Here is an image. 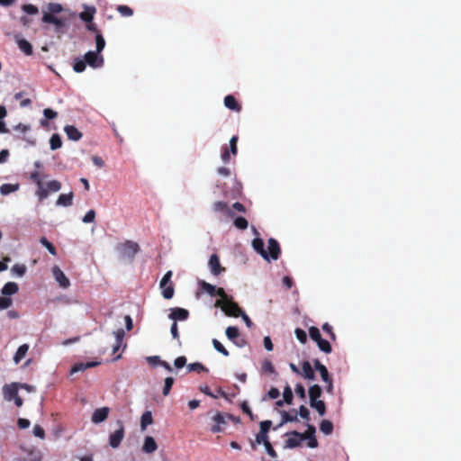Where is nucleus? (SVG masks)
<instances>
[{
	"instance_id": "1",
	"label": "nucleus",
	"mask_w": 461,
	"mask_h": 461,
	"mask_svg": "<svg viewBox=\"0 0 461 461\" xmlns=\"http://www.w3.org/2000/svg\"><path fill=\"white\" fill-rule=\"evenodd\" d=\"M77 14L69 9H65L59 3H49L46 10L42 11L41 23L53 25L54 32L58 35L65 34L72 22L76 20Z\"/></svg>"
},
{
	"instance_id": "2",
	"label": "nucleus",
	"mask_w": 461,
	"mask_h": 461,
	"mask_svg": "<svg viewBox=\"0 0 461 461\" xmlns=\"http://www.w3.org/2000/svg\"><path fill=\"white\" fill-rule=\"evenodd\" d=\"M215 305L221 307L227 316L237 318L243 312L239 304L232 301V298L226 302L216 301Z\"/></svg>"
},
{
	"instance_id": "3",
	"label": "nucleus",
	"mask_w": 461,
	"mask_h": 461,
	"mask_svg": "<svg viewBox=\"0 0 461 461\" xmlns=\"http://www.w3.org/2000/svg\"><path fill=\"white\" fill-rule=\"evenodd\" d=\"M172 271H167L160 280L159 286L162 290V295L168 300L174 296L175 289L171 282Z\"/></svg>"
},
{
	"instance_id": "4",
	"label": "nucleus",
	"mask_w": 461,
	"mask_h": 461,
	"mask_svg": "<svg viewBox=\"0 0 461 461\" xmlns=\"http://www.w3.org/2000/svg\"><path fill=\"white\" fill-rule=\"evenodd\" d=\"M214 425L211 428V431L213 433H218L223 430V426L227 424V419L236 420L231 414L221 413L220 411H216L215 414L212 417Z\"/></svg>"
},
{
	"instance_id": "5",
	"label": "nucleus",
	"mask_w": 461,
	"mask_h": 461,
	"mask_svg": "<svg viewBox=\"0 0 461 461\" xmlns=\"http://www.w3.org/2000/svg\"><path fill=\"white\" fill-rule=\"evenodd\" d=\"M30 179L37 185L35 194L40 202H43L47 198V193L44 190V184L38 170L32 171Z\"/></svg>"
},
{
	"instance_id": "6",
	"label": "nucleus",
	"mask_w": 461,
	"mask_h": 461,
	"mask_svg": "<svg viewBox=\"0 0 461 461\" xmlns=\"http://www.w3.org/2000/svg\"><path fill=\"white\" fill-rule=\"evenodd\" d=\"M121 254L122 257L127 258L129 259H133L135 255L139 252L140 247L138 243L127 240L122 243L119 247Z\"/></svg>"
},
{
	"instance_id": "7",
	"label": "nucleus",
	"mask_w": 461,
	"mask_h": 461,
	"mask_svg": "<svg viewBox=\"0 0 461 461\" xmlns=\"http://www.w3.org/2000/svg\"><path fill=\"white\" fill-rule=\"evenodd\" d=\"M238 140H239V138L237 135L232 136L230 140V147L228 148L227 146H224L222 148L221 159L225 164L230 162V154H232L233 156L237 155V153H238V148H237Z\"/></svg>"
},
{
	"instance_id": "8",
	"label": "nucleus",
	"mask_w": 461,
	"mask_h": 461,
	"mask_svg": "<svg viewBox=\"0 0 461 461\" xmlns=\"http://www.w3.org/2000/svg\"><path fill=\"white\" fill-rule=\"evenodd\" d=\"M225 334H226L227 338L230 340H231L237 347L242 348V347L246 346L247 341L244 339L240 338V330L237 327H235V326L228 327L225 330Z\"/></svg>"
},
{
	"instance_id": "9",
	"label": "nucleus",
	"mask_w": 461,
	"mask_h": 461,
	"mask_svg": "<svg viewBox=\"0 0 461 461\" xmlns=\"http://www.w3.org/2000/svg\"><path fill=\"white\" fill-rule=\"evenodd\" d=\"M99 54L97 51H88L85 54L84 60L94 68H100L104 64V59Z\"/></svg>"
},
{
	"instance_id": "10",
	"label": "nucleus",
	"mask_w": 461,
	"mask_h": 461,
	"mask_svg": "<svg viewBox=\"0 0 461 461\" xmlns=\"http://www.w3.org/2000/svg\"><path fill=\"white\" fill-rule=\"evenodd\" d=\"M118 424L119 429L113 432L109 437V444L113 448L118 447L124 438L123 424L122 421H119Z\"/></svg>"
},
{
	"instance_id": "11",
	"label": "nucleus",
	"mask_w": 461,
	"mask_h": 461,
	"mask_svg": "<svg viewBox=\"0 0 461 461\" xmlns=\"http://www.w3.org/2000/svg\"><path fill=\"white\" fill-rule=\"evenodd\" d=\"M14 40L18 45L19 50L26 56H31L33 53L32 44L27 40L23 39L20 33H14Z\"/></svg>"
},
{
	"instance_id": "12",
	"label": "nucleus",
	"mask_w": 461,
	"mask_h": 461,
	"mask_svg": "<svg viewBox=\"0 0 461 461\" xmlns=\"http://www.w3.org/2000/svg\"><path fill=\"white\" fill-rule=\"evenodd\" d=\"M19 384L12 383L3 387V395L5 401L11 402L18 395Z\"/></svg>"
},
{
	"instance_id": "13",
	"label": "nucleus",
	"mask_w": 461,
	"mask_h": 461,
	"mask_svg": "<svg viewBox=\"0 0 461 461\" xmlns=\"http://www.w3.org/2000/svg\"><path fill=\"white\" fill-rule=\"evenodd\" d=\"M52 274L60 287L68 288L70 285L69 279L58 266L52 267Z\"/></svg>"
},
{
	"instance_id": "14",
	"label": "nucleus",
	"mask_w": 461,
	"mask_h": 461,
	"mask_svg": "<svg viewBox=\"0 0 461 461\" xmlns=\"http://www.w3.org/2000/svg\"><path fill=\"white\" fill-rule=\"evenodd\" d=\"M208 265L211 269V273L213 276H219L220 274L225 271V267L221 266L220 258L217 254H212L210 257Z\"/></svg>"
},
{
	"instance_id": "15",
	"label": "nucleus",
	"mask_w": 461,
	"mask_h": 461,
	"mask_svg": "<svg viewBox=\"0 0 461 461\" xmlns=\"http://www.w3.org/2000/svg\"><path fill=\"white\" fill-rule=\"evenodd\" d=\"M110 409L108 407L98 408L94 411L91 420L95 424H98L105 420L109 415Z\"/></svg>"
},
{
	"instance_id": "16",
	"label": "nucleus",
	"mask_w": 461,
	"mask_h": 461,
	"mask_svg": "<svg viewBox=\"0 0 461 461\" xmlns=\"http://www.w3.org/2000/svg\"><path fill=\"white\" fill-rule=\"evenodd\" d=\"M189 317V312L184 308H173L171 309V312L168 315V318L173 320L174 322L177 321H185Z\"/></svg>"
},
{
	"instance_id": "17",
	"label": "nucleus",
	"mask_w": 461,
	"mask_h": 461,
	"mask_svg": "<svg viewBox=\"0 0 461 461\" xmlns=\"http://www.w3.org/2000/svg\"><path fill=\"white\" fill-rule=\"evenodd\" d=\"M267 249H268V251H267L268 259L269 258H272L273 260L278 259L280 253H281V249H280V246H279L277 240L273 238L269 239Z\"/></svg>"
},
{
	"instance_id": "18",
	"label": "nucleus",
	"mask_w": 461,
	"mask_h": 461,
	"mask_svg": "<svg viewBox=\"0 0 461 461\" xmlns=\"http://www.w3.org/2000/svg\"><path fill=\"white\" fill-rule=\"evenodd\" d=\"M252 247L264 259L268 260L267 251L264 248V241L260 238H256L252 241Z\"/></svg>"
},
{
	"instance_id": "19",
	"label": "nucleus",
	"mask_w": 461,
	"mask_h": 461,
	"mask_svg": "<svg viewBox=\"0 0 461 461\" xmlns=\"http://www.w3.org/2000/svg\"><path fill=\"white\" fill-rule=\"evenodd\" d=\"M73 197H74L73 192H69L68 194H59V196L58 197V199L56 201V204L58 206H64V207L71 206L73 203Z\"/></svg>"
},
{
	"instance_id": "20",
	"label": "nucleus",
	"mask_w": 461,
	"mask_h": 461,
	"mask_svg": "<svg viewBox=\"0 0 461 461\" xmlns=\"http://www.w3.org/2000/svg\"><path fill=\"white\" fill-rule=\"evenodd\" d=\"M64 131L71 140L77 141L82 138V133L73 125L65 126Z\"/></svg>"
},
{
	"instance_id": "21",
	"label": "nucleus",
	"mask_w": 461,
	"mask_h": 461,
	"mask_svg": "<svg viewBox=\"0 0 461 461\" xmlns=\"http://www.w3.org/2000/svg\"><path fill=\"white\" fill-rule=\"evenodd\" d=\"M158 445L151 436H147L144 439L142 451L148 454L153 453L157 450Z\"/></svg>"
},
{
	"instance_id": "22",
	"label": "nucleus",
	"mask_w": 461,
	"mask_h": 461,
	"mask_svg": "<svg viewBox=\"0 0 461 461\" xmlns=\"http://www.w3.org/2000/svg\"><path fill=\"white\" fill-rule=\"evenodd\" d=\"M224 105L230 109V110H232V111H236V112H240L241 111V105L238 103V101L236 100V98L231 95H228L225 96L224 98Z\"/></svg>"
},
{
	"instance_id": "23",
	"label": "nucleus",
	"mask_w": 461,
	"mask_h": 461,
	"mask_svg": "<svg viewBox=\"0 0 461 461\" xmlns=\"http://www.w3.org/2000/svg\"><path fill=\"white\" fill-rule=\"evenodd\" d=\"M98 364V362L77 363L71 367L70 374L73 375L77 372H83L87 368L96 366Z\"/></svg>"
},
{
	"instance_id": "24",
	"label": "nucleus",
	"mask_w": 461,
	"mask_h": 461,
	"mask_svg": "<svg viewBox=\"0 0 461 461\" xmlns=\"http://www.w3.org/2000/svg\"><path fill=\"white\" fill-rule=\"evenodd\" d=\"M96 12V9L95 7L94 6H86L85 7V11L84 12H81L79 14V17L82 21L86 22V23H90L92 22V20L94 19V15Z\"/></svg>"
},
{
	"instance_id": "25",
	"label": "nucleus",
	"mask_w": 461,
	"mask_h": 461,
	"mask_svg": "<svg viewBox=\"0 0 461 461\" xmlns=\"http://www.w3.org/2000/svg\"><path fill=\"white\" fill-rule=\"evenodd\" d=\"M316 429L313 425L308 424L307 429L304 433H300L296 430L292 431L290 434L293 436H301L303 440L309 439L312 437L315 436Z\"/></svg>"
},
{
	"instance_id": "26",
	"label": "nucleus",
	"mask_w": 461,
	"mask_h": 461,
	"mask_svg": "<svg viewBox=\"0 0 461 461\" xmlns=\"http://www.w3.org/2000/svg\"><path fill=\"white\" fill-rule=\"evenodd\" d=\"M302 369H303V373H301V375H303L306 379H308V380L315 379L314 371H313L309 361H304L302 364Z\"/></svg>"
},
{
	"instance_id": "27",
	"label": "nucleus",
	"mask_w": 461,
	"mask_h": 461,
	"mask_svg": "<svg viewBox=\"0 0 461 461\" xmlns=\"http://www.w3.org/2000/svg\"><path fill=\"white\" fill-rule=\"evenodd\" d=\"M28 350H29V345L28 344L21 345L18 348L17 351L15 352V354L14 356V363L15 364L20 363L24 358V357L26 356Z\"/></svg>"
},
{
	"instance_id": "28",
	"label": "nucleus",
	"mask_w": 461,
	"mask_h": 461,
	"mask_svg": "<svg viewBox=\"0 0 461 461\" xmlns=\"http://www.w3.org/2000/svg\"><path fill=\"white\" fill-rule=\"evenodd\" d=\"M44 119H41L40 123L42 127L49 126L48 120H53L58 116L57 112L53 111L50 108H46L43 110Z\"/></svg>"
},
{
	"instance_id": "29",
	"label": "nucleus",
	"mask_w": 461,
	"mask_h": 461,
	"mask_svg": "<svg viewBox=\"0 0 461 461\" xmlns=\"http://www.w3.org/2000/svg\"><path fill=\"white\" fill-rule=\"evenodd\" d=\"M61 189V183L58 180H51L44 185V190L47 193V197L49 196L50 193H56L59 192Z\"/></svg>"
},
{
	"instance_id": "30",
	"label": "nucleus",
	"mask_w": 461,
	"mask_h": 461,
	"mask_svg": "<svg viewBox=\"0 0 461 461\" xmlns=\"http://www.w3.org/2000/svg\"><path fill=\"white\" fill-rule=\"evenodd\" d=\"M213 209L214 211L216 212H225L226 214L229 216V217H233L234 216V213L232 212V211L229 208L227 203L225 202H222V201H218V202H215L214 204H213Z\"/></svg>"
},
{
	"instance_id": "31",
	"label": "nucleus",
	"mask_w": 461,
	"mask_h": 461,
	"mask_svg": "<svg viewBox=\"0 0 461 461\" xmlns=\"http://www.w3.org/2000/svg\"><path fill=\"white\" fill-rule=\"evenodd\" d=\"M20 188V185L16 184H3L0 186V193L2 195H7L11 193L18 191Z\"/></svg>"
},
{
	"instance_id": "32",
	"label": "nucleus",
	"mask_w": 461,
	"mask_h": 461,
	"mask_svg": "<svg viewBox=\"0 0 461 461\" xmlns=\"http://www.w3.org/2000/svg\"><path fill=\"white\" fill-rule=\"evenodd\" d=\"M19 290V287H18V285L14 282H8L6 283L3 289H2V294L4 295H13L14 294H16Z\"/></svg>"
},
{
	"instance_id": "33",
	"label": "nucleus",
	"mask_w": 461,
	"mask_h": 461,
	"mask_svg": "<svg viewBox=\"0 0 461 461\" xmlns=\"http://www.w3.org/2000/svg\"><path fill=\"white\" fill-rule=\"evenodd\" d=\"M152 422H153V418H152L151 411H144L140 418L141 429L142 430L146 429L147 426L152 424Z\"/></svg>"
},
{
	"instance_id": "34",
	"label": "nucleus",
	"mask_w": 461,
	"mask_h": 461,
	"mask_svg": "<svg viewBox=\"0 0 461 461\" xmlns=\"http://www.w3.org/2000/svg\"><path fill=\"white\" fill-rule=\"evenodd\" d=\"M321 395V388L319 384H313L309 388L310 402L317 401Z\"/></svg>"
},
{
	"instance_id": "35",
	"label": "nucleus",
	"mask_w": 461,
	"mask_h": 461,
	"mask_svg": "<svg viewBox=\"0 0 461 461\" xmlns=\"http://www.w3.org/2000/svg\"><path fill=\"white\" fill-rule=\"evenodd\" d=\"M310 406L315 409L321 416H323L326 412L325 402L321 400L310 402Z\"/></svg>"
},
{
	"instance_id": "36",
	"label": "nucleus",
	"mask_w": 461,
	"mask_h": 461,
	"mask_svg": "<svg viewBox=\"0 0 461 461\" xmlns=\"http://www.w3.org/2000/svg\"><path fill=\"white\" fill-rule=\"evenodd\" d=\"M320 429L325 435H330L333 432V424L328 420H323L320 423Z\"/></svg>"
},
{
	"instance_id": "37",
	"label": "nucleus",
	"mask_w": 461,
	"mask_h": 461,
	"mask_svg": "<svg viewBox=\"0 0 461 461\" xmlns=\"http://www.w3.org/2000/svg\"><path fill=\"white\" fill-rule=\"evenodd\" d=\"M199 285L203 291L206 292L211 296H215V293H216V289H217L216 286H214L205 281L199 282Z\"/></svg>"
},
{
	"instance_id": "38",
	"label": "nucleus",
	"mask_w": 461,
	"mask_h": 461,
	"mask_svg": "<svg viewBox=\"0 0 461 461\" xmlns=\"http://www.w3.org/2000/svg\"><path fill=\"white\" fill-rule=\"evenodd\" d=\"M50 146L52 150L58 149L62 146V140L58 133L53 134L50 139Z\"/></svg>"
},
{
	"instance_id": "39",
	"label": "nucleus",
	"mask_w": 461,
	"mask_h": 461,
	"mask_svg": "<svg viewBox=\"0 0 461 461\" xmlns=\"http://www.w3.org/2000/svg\"><path fill=\"white\" fill-rule=\"evenodd\" d=\"M293 414L287 411H282V424L289 421H298L297 412L295 410H293Z\"/></svg>"
},
{
	"instance_id": "40",
	"label": "nucleus",
	"mask_w": 461,
	"mask_h": 461,
	"mask_svg": "<svg viewBox=\"0 0 461 461\" xmlns=\"http://www.w3.org/2000/svg\"><path fill=\"white\" fill-rule=\"evenodd\" d=\"M303 441V438L301 436H294L292 438H289L285 441V447L289 448H294L296 447H299L301 445V442Z\"/></svg>"
},
{
	"instance_id": "41",
	"label": "nucleus",
	"mask_w": 461,
	"mask_h": 461,
	"mask_svg": "<svg viewBox=\"0 0 461 461\" xmlns=\"http://www.w3.org/2000/svg\"><path fill=\"white\" fill-rule=\"evenodd\" d=\"M86 67V63L84 59H81L80 58H76L74 59L73 69L77 73H81V72L85 71Z\"/></svg>"
},
{
	"instance_id": "42",
	"label": "nucleus",
	"mask_w": 461,
	"mask_h": 461,
	"mask_svg": "<svg viewBox=\"0 0 461 461\" xmlns=\"http://www.w3.org/2000/svg\"><path fill=\"white\" fill-rule=\"evenodd\" d=\"M318 345V348L321 351L329 354L332 351V348L330 344V342L324 339H321L318 342H316Z\"/></svg>"
},
{
	"instance_id": "43",
	"label": "nucleus",
	"mask_w": 461,
	"mask_h": 461,
	"mask_svg": "<svg viewBox=\"0 0 461 461\" xmlns=\"http://www.w3.org/2000/svg\"><path fill=\"white\" fill-rule=\"evenodd\" d=\"M40 242H41V244L43 247H45V248L48 249V251H49L51 255H53V256H56V255H57V249H56V248L54 247V245H53L51 242H50V241L48 240V239H47L46 237H41V238L40 239Z\"/></svg>"
},
{
	"instance_id": "44",
	"label": "nucleus",
	"mask_w": 461,
	"mask_h": 461,
	"mask_svg": "<svg viewBox=\"0 0 461 461\" xmlns=\"http://www.w3.org/2000/svg\"><path fill=\"white\" fill-rule=\"evenodd\" d=\"M95 43L97 53H101L105 47V41L101 32H97V34L95 35Z\"/></svg>"
},
{
	"instance_id": "45",
	"label": "nucleus",
	"mask_w": 461,
	"mask_h": 461,
	"mask_svg": "<svg viewBox=\"0 0 461 461\" xmlns=\"http://www.w3.org/2000/svg\"><path fill=\"white\" fill-rule=\"evenodd\" d=\"M212 343L215 350L219 353L222 354L224 357H228L230 355L229 351L224 348V346L216 339H212Z\"/></svg>"
},
{
	"instance_id": "46",
	"label": "nucleus",
	"mask_w": 461,
	"mask_h": 461,
	"mask_svg": "<svg viewBox=\"0 0 461 461\" xmlns=\"http://www.w3.org/2000/svg\"><path fill=\"white\" fill-rule=\"evenodd\" d=\"M116 10L122 16H124V17H130L133 14V10L127 5H118L116 7Z\"/></svg>"
},
{
	"instance_id": "47",
	"label": "nucleus",
	"mask_w": 461,
	"mask_h": 461,
	"mask_svg": "<svg viewBox=\"0 0 461 461\" xmlns=\"http://www.w3.org/2000/svg\"><path fill=\"white\" fill-rule=\"evenodd\" d=\"M234 226L239 230H246L249 226L248 221L244 217H237L233 222Z\"/></svg>"
},
{
	"instance_id": "48",
	"label": "nucleus",
	"mask_w": 461,
	"mask_h": 461,
	"mask_svg": "<svg viewBox=\"0 0 461 461\" xmlns=\"http://www.w3.org/2000/svg\"><path fill=\"white\" fill-rule=\"evenodd\" d=\"M283 397L285 402L291 404L293 402L294 395L293 391L289 385H286L284 389Z\"/></svg>"
},
{
	"instance_id": "49",
	"label": "nucleus",
	"mask_w": 461,
	"mask_h": 461,
	"mask_svg": "<svg viewBox=\"0 0 461 461\" xmlns=\"http://www.w3.org/2000/svg\"><path fill=\"white\" fill-rule=\"evenodd\" d=\"M309 335L310 338L315 342H318L321 339L320 330L314 326L309 328Z\"/></svg>"
},
{
	"instance_id": "50",
	"label": "nucleus",
	"mask_w": 461,
	"mask_h": 461,
	"mask_svg": "<svg viewBox=\"0 0 461 461\" xmlns=\"http://www.w3.org/2000/svg\"><path fill=\"white\" fill-rule=\"evenodd\" d=\"M11 270L13 274L18 276H23L26 272V267L24 265L15 264Z\"/></svg>"
},
{
	"instance_id": "51",
	"label": "nucleus",
	"mask_w": 461,
	"mask_h": 461,
	"mask_svg": "<svg viewBox=\"0 0 461 461\" xmlns=\"http://www.w3.org/2000/svg\"><path fill=\"white\" fill-rule=\"evenodd\" d=\"M321 329L322 330L328 334V336L330 337V339L332 340V341H335L336 340V334L334 333L333 331V328L331 325H330L329 323H324L322 326H321Z\"/></svg>"
},
{
	"instance_id": "52",
	"label": "nucleus",
	"mask_w": 461,
	"mask_h": 461,
	"mask_svg": "<svg viewBox=\"0 0 461 461\" xmlns=\"http://www.w3.org/2000/svg\"><path fill=\"white\" fill-rule=\"evenodd\" d=\"M296 339L302 343L305 344L307 342V334L306 332L300 328H296L294 330Z\"/></svg>"
},
{
	"instance_id": "53",
	"label": "nucleus",
	"mask_w": 461,
	"mask_h": 461,
	"mask_svg": "<svg viewBox=\"0 0 461 461\" xmlns=\"http://www.w3.org/2000/svg\"><path fill=\"white\" fill-rule=\"evenodd\" d=\"M174 384V378L173 377H167L165 379V384L163 387V394L165 396L168 395L170 393V390Z\"/></svg>"
},
{
	"instance_id": "54",
	"label": "nucleus",
	"mask_w": 461,
	"mask_h": 461,
	"mask_svg": "<svg viewBox=\"0 0 461 461\" xmlns=\"http://www.w3.org/2000/svg\"><path fill=\"white\" fill-rule=\"evenodd\" d=\"M187 369L189 372L196 371V372H202V371H207L206 367L203 366L201 363H192L187 366Z\"/></svg>"
},
{
	"instance_id": "55",
	"label": "nucleus",
	"mask_w": 461,
	"mask_h": 461,
	"mask_svg": "<svg viewBox=\"0 0 461 461\" xmlns=\"http://www.w3.org/2000/svg\"><path fill=\"white\" fill-rule=\"evenodd\" d=\"M22 9L28 14H37L39 13L38 7L31 4L23 5Z\"/></svg>"
},
{
	"instance_id": "56",
	"label": "nucleus",
	"mask_w": 461,
	"mask_h": 461,
	"mask_svg": "<svg viewBox=\"0 0 461 461\" xmlns=\"http://www.w3.org/2000/svg\"><path fill=\"white\" fill-rule=\"evenodd\" d=\"M95 219V210H89L82 219L84 223H91L94 222Z\"/></svg>"
},
{
	"instance_id": "57",
	"label": "nucleus",
	"mask_w": 461,
	"mask_h": 461,
	"mask_svg": "<svg viewBox=\"0 0 461 461\" xmlns=\"http://www.w3.org/2000/svg\"><path fill=\"white\" fill-rule=\"evenodd\" d=\"M13 303V300L9 297H1L0 298V310H5L9 308Z\"/></svg>"
},
{
	"instance_id": "58",
	"label": "nucleus",
	"mask_w": 461,
	"mask_h": 461,
	"mask_svg": "<svg viewBox=\"0 0 461 461\" xmlns=\"http://www.w3.org/2000/svg\"><path fill=\"white\" fill-rule=\"evenodd\" d=\"M268 435L267 434H262V431L259 430V432L256 435V443L257 444H265V442H268Z\"/></svg>"
},
{
	"instance_id": "59",
	"label": "nucleus",
	"mask_w": 461,
	"mask_h": 461,
	"mask_svg": "<svg viewBox=\"0 0 461 461\" xmlns=\"http://www.w3.org/2000/svg\"><path fill=\"white\" fill-rule=\"evenodd\" d=\"M215 295L221 297V302H226L230 300L231 297H229L228 294L225 293L224 289L221 287H219L216 289Z\"/></svg>"
},
{
	"instance_id": "60",
	"label": "nucleus",
	"mask_w": 461,
	"mask_h": 461,
	"mask_svg": "<svg viewBox=\"0 0 461 461\" xmlns=\"http://www.w3.org/2000/svg\"><path fill=\"white\" fill-rule=\"evenodd\" d=\"M295 393L296 394L301 398V399H305L306 397V393H305V389H304V386L302 384H297L295 385Z\"/></svg>"
},
{
	"instance_id": "61",
	"label": "nucleus",
	"mask_w": 461,
	"mask_h": 461,
	"mask_svg": "<svg viewBox=\"0 0 461 461\" xmlns=\"http://www.w3.org/2000/svg\"><path fill=\"white\" fill-rule=\"evenodd\" d=\"M272 425L271 420H264L260 422V431L262 434H267Z\"/></svg>"
},
{
	"instance_id": "62",
	"label": "nucleus",
	"mask_w": 461,
	"mask_h": 461,
	"mask_svg": "<svg viewBox=\"0 0 461 461\" xmlns=\"http://www.w3.org/2000/svg\"><path fill=\"white\" fill-rule=\"evenodd\" d=\"M174 365L176 368H182L186 365V357L184 356L178 357L175 359Z\"/></svg>"
},
{
	"instance_id": "63",
	"label": "nucleus",
	"mask_w": 461,
	"mask_h": 461,
	"mask_svg": "<svg viewBox=\"0 0 461 461\" xmlns=\"http://www.w3.org/2000/svg\"><path fill=\"white\" fill-rule=\"evenodd\" d=\"M319 373H320L323 382H328L330 379H331V377L330 376L329 371L325 366L322 368L319 369Z\"/></svg>"
},
{
	"instance_id": "64",
	"label": "nucleus",
	"mask_w": 461,
	"mask_h": 461,
	"mask_svg": "<svg viewBox=\"0 0 461 461\" xmlns=\"http://www.w3.org/2000/svg\"><path fill=\"white\" fill-rule=\"evenodd\" d=\"M33 434L40 438H44L45 437V431L40 425L33 427Z\"/></svg>"
}]
</instances>
